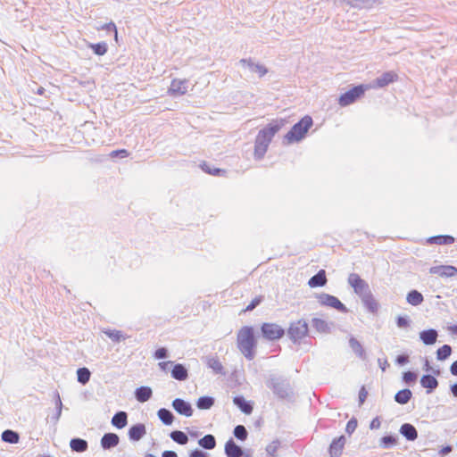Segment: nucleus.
<instances>
[{
  "instance_id": "f257e3e1",
  "label": "nucleus",
  "mask_w": 457,
  "mask_h": 457,
  "mask_svg": "<svg viewBox=\"0 0 457 457\" xmlns=\"http://www.w3.org/2000/svg\"><path fill=\"white\" fill-rule=\"evenodd\" d=\"M280 128V124L273 121L258 132L254 141L253 155L255 160L260 161L264 157L272 138Z\"/></svg>"
},
{
  "instance_id": "f03ea898",
  "label": "nucleus",
  "mask_w": 457,
  "mask_h": 457,
  "mask_svg": "<svg viewBox=\"0 0 457 457\" xmlns=\"http://www.w3.org/2000/svg\"><path fill=\"white\" fill-rule=\"evenodd\" d=\"M237 345L245 359L252 361L254 358L256 340L253 327L244 326L238 330L237 335Z\"/></svg>"
},
{
  "instance_id": "7ed1b4c3",
  "label": "nucleus",
  "mask_w": 457,
  "mask_h": 457,
  "mask_svg": "<svg viewBox=\"0 0 457 457\" xmlns=\"http://www.w3.org/2000/svg\"><path fill=\"white\" fill-rule=\"evenodd\" d=\"M266 386L278 399L287 400L293 395V389L289 380L284 377L271 375L269 377Z\"/></svg>"
},
{
  "instance_id": "20e7f679",
  "label": "nucleus",
  "mask_w": 457,
  "mask_h": 457,
  "mask_svg": "<svg viewBox=\"0 0 457 457\" xmlns=\"http://www.w3.org/2000/svg\"><path fill=\"white\" fill-rule=\"evenodd\" d=\"M312 124L313 120L311 116H303L285 135L284 140L287 141V144H293L301 141L303 138H304L307 131L312 126Z\"/></svg>"
},
{
  "instance_id": "39448f33",
  "label": "nucleus",
  "mask_w": 457,
  "mask_h": 457,
  "mask_svg": "<svg viewBox=\"0 0 457 457\" xmlns=\"http://www.w3.org/2000/svg\"><path fill=\"white\" fill-rule=\"evenodd\" d=\"M309 327L305 320L300 319L292 321L287 330L288 338L296 345H300L302 340L308 336Z\"/></svg>"
},
{
  "instance_id": "423d86ee",
  "label": "nucleus",
  "mask_w": 457,
  "mask_h": 457,
  "mask_svg": "<svg viewBox=\"0 0 457 457\" xmlns=\"http://www.w3.org/2000/svg\"><path fill=\"white\" fill-rule=\"evenodd\" d=\"M368 89L367 85H358L342 94L338 98V104L341 107H345L354 104L358 99L362 97Z\"/></svg>"
},
{
  "instance_id": "0eeeda50",
  "label": "nucleus",
  "mask_w": 457,
  "mask_h": 457,
  "mask_svg": "<svg viewBox=\"0 0 457 457\" xmlns=\"http://www.w3.org/2000/svg\"><path fill=\"white\" fill-rule=\"evenodd\" d=\"M348 285L353 287L354 293L361 298L371 292L366 280L361 278L357 273H350L347 278Z\"/></svg>"
},
{
  "instance_id": "6e6552de",
  "label": "nucleus",
  "mask_w": 457,
  "mask_h": 457,
  "mask_svg": "<svg viewBox=\"0 0 457 457\" xmlns=\"http://www.w3.org/2000/svg\"><path fill=\"white\" fill-rule=\"evenodd\" d=\"M316 298L321 306H328L336 309L342 313L348 312L346 306L337 297L332 295L320 293L316 295Z\"/></svg>"
},
{
  "instance_id": "1a4fd4ad",
  "label": "nucleus",
  "mask_w": 457,
  "mask_h": 457,
  "mask_svg": "<svg viewBox=\"0 0 457 457\" xmlns=\"http://www.w3.org/2000/svg\"><path fill=\"white\" fill-rule=\"evenodd\" d=\"M261 331L263 337L270 341L281 338L286 332L281 326L269 322H265L262 325Z\"/></svg>"
},
{
  "instance_id": "9d476101",
  "label": "nucleus",
  "mask_w": 457,
  "mask_h": 457,
  "mask_svg": "<svg viewBox=\"0 0 457 457\" xmlns=\"http://www.w3.org/2000/svg\"><path fill=\"white\" fill-rule=\"evenodd\" d=\"M171 406L175 410V411L179 415H183L186 417H191L193 415L194 411L190 403L187 402L184 399H174L171 403Z\"/></svg>"
},
{
  "instance_id": "9b49d317",
  "label": "nucleus",
  "mask_w": 457,
  "mask_h": 457,
  "mask_svg": "<svg viewBox=\"0 0 457 457\" xmlns=\"http://www.w3.org/2000/svg\"><path fill=\"white\" fill-rule=\"evenodd\" d=\"M429 273L442 278H453L457 276V268L453 265H436L429 269Z\"/></svg>"
},
{
  "instance_id": "f8f14e48",
  "label": "nucleus",
  "mask_w": 457,
  "mask_h": 457,
  "mask_svg": "<svg viewBox=\"0 0 457 457\" xmlns=\"http://www.w3.org/2000/svg\"><path fill=\"white\" fill-rule=\"evenodd\" d=\"M239 63L243 67L247 68L251 72L257 73L259 78H262L268 73V69L264 65L255 63L252 58H243L239 61Z\"/></svg>"
},
{
  "instance_id": "ddd939ff",
  "label": "nucleus",
  "mask_w": 457,
  "mask_h": 457,
  "mask_svg": "<svg viewBox=\"0 0 457 457\" xmlns=\"http://www.w3.org/2000/svg\"><path fill=\"white\" fill-rule=\"evenodd\" d=\"M345 441V436L333 439L328 449L330 457H340L342 455Z\"/></svg>"
},
{
  "instance_id": "4468645a",
  "label": "nucleus",
  "mask_w": 457,
  "mask_h": 457,
  "mask_svg": "<svg viewBox=\"0 0 457 457\" xmlns=\"http://www.w3.org/2000/svg\"><path fill=\"white\" fill-rule=\"evenodd\" d=\"M120 443V437L115 433H105L100 441L101 447L104 450H110L116 447Z\"/></svg>"
},
{
  "instance_id": "2eb2a0df",
  "label": "nucleus",
  "mask_w": 457,
  "mask_h": 457,
  "mask_svg": "<svg viewBox=\"0 0 457 457\" xmlns=\"http://www.w3.org/2000/svg\"><path fill=\"white\" fill-rule=\"evenodd\" d=\"M398 79V75L394 71H386L374 80L377 87H384Z\"/></svg>"
},
{
  "instance_id": "dca6fc26",
  "label": "nucleus",
  "mask_w": 457,
  "mask_h": 457,
  "mask_svg": "<svg viewBox=\"0 0 457 457\" xmlns=\"http://www.w3.org/2000/svg\"><path fill=\"white\" fill-rule=\"evenodd\" d=\"M382 2L383 0H345V4L357 9H370L382 4Z\"/></svg>"
},
{
  "instance_id": "f3484780",
  "label": "nucleus",
  "mask_w": 457,
  "mask_h": 457,
  "mask_svg": "<svg viewBox=\"0 0 457 457\" xmlns=\"http://www.w3.org/2000/svg\"><path fill=\"white\" fill-rule=\"evenodd\" d=\"M225 454L227 457H243V449L237 445L232 438L227 441L225 444Z\"/></svg>"
},
{
  "instance_id": "a211bd4d",
  "label": "nucleus",
  "mask_w": 457,
  "mask_h": 457,
  "mask_svg": "<svg viewBox=\"0 0 457 457\" xmlns=\"http://www.w3.org/2000/svg\"><path fill=\"white\" fill-rule=\"evenodd\" d=\"M361 303H363L364 307L367 309V311L370 313H377L379 309V304L378 301L375 299L372 292L369 293L368 295L362 296L361 298Z\"/></svg>"
},
{
  "instance_id": "6ab92c4d",
  "label": "nucleus",
  "mask_w": 457,
  "mask_h": 457,
  "mask_svg": "<svg viewBox=\"0 0 457 457\" xmlns=\"http://www.w3.org/2000/svg\"><path fill=\"white\" fill-rule=\"evenodd\" d=\"M399 432L408 441H415L418 438V431L411 423H403L400 427Z\"/></svg>"
},
{
  "instance_id": "aec40b11",
  "label": "nucleus",
  "mask_w": 457,
  "mask_h": 457,
  "mask_svg": "<svg viewBox=\"0 0 457 457\" xmlns=\"http://www.w3.org/2000/svg\"><path fill=\"white\" fill-rule=\"evenodd\" d=\"M146 434L145 426L143 423H137L129 429L128 435L131 441H139Z\"/></svg>"
},
{
  "instance_id": "412c9836",
  "label": "nucleus",
  "mask_w": 457,
  "mask_h": 457,
  "mask_svg": "<svg viewBox=\"0 0 457 457\" xmlns=\"http://www.w3.org/2000/svg\"><path fill=\"white\" fill-rule=\"evenodd\" d=\"M328 282L325 270H320L309 281L308 286L312 288L324 287Z\"/></svg>"
},
{
  "instance_id": "4be33fe9",
  "label": "nucleus",
  "mask_w": 457,
  "mask_h": 457,
  "mask_svg": "<svg viewBox=\"0 0 457 457\" xmlns=\"http://www.w3.org/2000/svg\"><path fill=\"white\" fill-rule=\"evenodd\" d=\"M438 337V332L435 328H429L426 330H422L420 333V338L422 343L426 345H434Z\"/></svg>"
},
{
  "instance_id": "5701e85b",
  "label": "nucleus",
  "mask_w": 457,
  "mask_h": 457,
  "mask_svg": "<svg viewBox=\"0 0 457 457\" xmlns=\"http://www.w3.org/2000/svg\"><path fill=\"white\" fill-rule=\"evenodd\" d=\"M173 368L170 370L172 378L179 381H185L188 378V371L187 368L180 363H173Z\"/></svg>"
},
{
  "instance_id": "b1692460",
  "label": "nucleus",
  "mask_w": 457,
  "mask_h": 457,
  "mask_svg": "<svg viewBox=\"0 0 457 457\" xmlns=\"http://www.w3.org/2000/svg\"><path fill=\"white\" fill-rule=\"evenodd\" d=\"M187 81L186 80H179L173 79L170 83V87L168 90V93L171 96L173 95H185L187 93Z\"/></svg>"
},
{
  "instance_id": "393cba45",
  "label": "nucleus",
  "mask_w": 457,
  "mask_h": 457,
  "mask_svg": "<svg viewBox=\"0 0 457 457\" xmlns=\"http://www.w3.org/2000/svg\"><path fill=\"white\" fill-rule=\"evenodd\" d=\"M420 385L422 387L428 389L427 393L429 394L438 386V381L435 376L426 374L421 377Z\"/></svg>"
},
{
  "instance_id": "a878e982",
  "label": "nucleus",
  "mask_w": 457,
  "mask_h": 457,
  "mask_svg": "<svg viewBox=\"0 0 457 457\" xmlns=\"http://www.w3.org/2000/svg\"><path fill=\"white\" fill-rule=\"evenodd\" d=\"M233 403L237 405L245 414H251L253 411V404L251 402L246 401L244 396L237 395L233 398Z\"/></svg>"
},
{
  "instance_id": "bb28decb",
  "label": "nucleus",
  "mask_w": 457,
  "mask_h": 457,
  "mask_svg": "<svg viewBox=\"0 0 457 457\" xmlns=\"http://www.w3.org/2000/svg\"><path fill=\"white\" fill-rule=\"evenodd\" d=\"M455 241L454 237L453 236L449 235H438V236H433L427 239V242L430 245H451L453 244Z\"/></svg>"
},
{
  "instance_id": "cd10ccee",
  "label": "nucleus",
  "mask_w": 457,
  "mask_h": 457,
  "mask_svg": "<svg viewBox=\"0 0 457 457\" xmlns=\"http://www.w3.org/2000/svg\"><path fill=\"white\" fill-rule=\"evenodd\" d=\"M112 425L119 429L123 428L128 424V414L126 411H120L116 412L111 421Z\"/></svg>"
},
{
  "instance_id": "c85d7f7f",
  "label": "nucleus",
  "mask_w": 457,
  "mask_h": 457,
  "mask_svg": "<svg viewBox=\"0 0 457 457\" xmlns=\"http://www.w3.org/2000/svg\"><path fill=\"white\" fill-rule=\"evenodd\" d=\"M70 447L72 452L85 453L88 449V443L85 439L75 437L70 441Z\"/></svg>"
},
{
  "instance_id": "c756f323",
  "label": "nucleus",
  "mask_w": 457,
  "mask_h": 457,
  "mask_svg": "<svg viewBox=\"0 0 457 457\" xmlns=\"http://www.w3.org/2000/svg\"><path fill=\"white\" fill-rule=\"evenodd\" d=\"M153 395V391L149 386H139L135 391V397L140 403L147 402Z\"/></svg>"
},
{
  "instance_id": "7c9ffc66",
  "label": "nucleus",
  "mask_w": 457,
  "mask_h": 457,
  "mask_svg": "<svg viewBox=\"0 0 457 457\" xmlns=\"http://www.w3.org/2000/svg\"><path fill=\"white\" fill-rule=\"evenodd\" d=\"M207 367L212 369L215 374L226 375V371L221 362L217 357H210L206 361Z\"/></svg>"
},
{
  "instance_id": "2f4dec72",
  "label": "nucleus",
  "mask_w": 457,
  "mask_h": 457,
  "mask_svg": "<svg viewBox=\"0 0 457 457\" xmlns=\"http://www.w3.org/2000/svg\"><path fill=\"white\" fill-rule=\"evenodd\" d=\"M349 346L359 358L362 360L366 358V353L362 345L353 336L349 338Z\"/></svg>"
},
{
  "instance_id": "473e14b6",
  "label": "nucleus",
  "mask_w": 457,
  "mask_h": 457,
  "mask_svg": "<svg viewBox=\"0 0 457 457\" xmlns=\"http://www.w3.org/2000/svg\"><path fill=\"white\" fill-rule=\"evenodd\" d=\"M312 325L313 328L319 333L328 334L331 331L328 323L323 319L313 318L312 320Z\"/></svg>"
},
{
  "instance_id": "72a5a7b5",
  "label": "nucleus",
  "mask_w": 457,
  "mask_h": 457,
  "mask_svg": "<svg viewBox=\"0 0 457 457\" xmlns=\"http://www.w3.org/2000/svg\"><path fill=\"white\" fill-rule=\"evenodd\" d=\"M102 332L107 336L113 343H120L127 338V336L120 330L104 328Z\"/></svg>"
},
{
  "instance_id": "f704fd0d",
  "label": "nucleus",
  "mask_w": 457,
  "mask_h": 457,
  "mask_svg": "<svg viewBox=\"0 0 457 457\" xmlns=\"http://www.w3.org/2000/svg\"><path fill=\"white\" fill-rule=\"evenodd\" d=\"M198 445L205 450H212L216 447V438L213 435L208 434L198 440Z\"/></svg>"
},
{
  "instance_id": "c9c22d12",
  "label": "nucleus",
  "mask_w": 457,
  "mask_h": 457,
  "mask_svg": "<svg viewBox=\"0 0 457 457\" xmlns=\"http://www.w3.org/2000/svg\"><path fill=\"white\" fill-rule=\"evenodd\" d=\"M157 416L160 420L166 426L171 425L174 421L173 413L166 408L159 409L157 411Z\"/></svg>"
},
{
  "instance_id": "e433bc0d",
  "label": "nucleus",
  "mask_w": 457,
  "mask_h": 457,
  "mask_svg": "<svg viewBox=\"0 0 457 457\" xmlns=\"http://www.w3.org/2000/svg\"><path fill=\"white\" fill-rule=\"evenodd\" d=\"M406 301L412 306H418L422 303L424 297L422 294L418 290H411L408 293Z\"/></svg>"
},
{
  "instance_id": "4c0bfd02",
  "label": "nucleus",
  "mask_w": 457,
  "mask_h": 457,
  "mask_svg": "<svg viewBox=\"0 0 457 457\" xmlns=\"http://www.w3.org/2000/svg\"><path fill=\"white\" fill-rule=\"evenodd\" d=\"M412 396V393L410 389L404 388L398 391L395 395V401L400 404L407 403Z\"/></svg>"
},
{
  "instance_id": "58836bf2",
  "label": "nucleus",
  "mask_w": 457,
  "mask_h": 457,
  "mask_svg": "<svg viewBox=\"0 0 457 457\" xmlns=\"http://www.w3.org/2000/svg\"><path fill=\"white\" fill-rule=\"evenodd\" d=\"M1 439L9 444H17L20 440V435L16 431L6 429L1 435Z\"/></svg>"
},
{
  "instance_id": "ea45409f",
  "label": "nucleus",
  "mask_w": 457,
  "mask_h": 457,
  "mask_svg": "<svg viewBox=\"0 0 457 457\" xmlns=\"http://www.w3.org/2000/svg\"><path fill=\"white\" fill-rule=\"evenodd\" d=\"M215 400L212 396H201L196 401V406L200 410H209L214 405Z\"/></svg>"
},
{
  "instance_id": "a19ab883",
  "label": "nucleus",
  "mask_w": 457,
  "mask_h": 457,
  "mask_svg": "<svg viewBox=\"0 0 457 457\" xmlns=\"http://www.w3.org/2000/svg\"><path fill=\"white\" fill-rule=\"evenodd\" d=\"M170 438L179 445H184L187 444L188 437L186 433L180 430H174L170 434Z\"/></svg>"
},
{
  "instance_id": "79ce46f5",
  "label": "nucleus",
  "mask_w": 457,
  "mask_h": 457,
  "mask_svg": "<svg viewBox=\"0 0 457 457\" xmlns=\"http://www.w3.org/2000/svg\"><path fill=\"white\" fill-rule=\"evenodd\" d=\"M90 377H91V372L87 368L83 367V368H79L77 370V379H78V382H79L80 384L86 385L87 383H88Z\"/></svg>"
},
{
  "instance_id": "37998d69",
  "label": "nucleus",
  "mask_w": 457,
  "mask_h": 457,
  "mask_svg": "<svg viewBox=\"0 0 457 457\" xmlns=\"http://www.w3.org/2000/svg\"><path fill=\"white\" fill-rule=\"evenodd\" d=\"M201 169L207 174H211V175H213V176H223L226 174V170H221V169H219V168H214V167H211L210 164H208L207 162H204L201 165H200Z\"/></svg>"
},
{
  "instance_id": "c03bdc74",
  "label": "nucleus",
  "mask_w": 457,
  "mask_h": 457,
  "mask_svg": "<svg viewBox=\"0 0 457 457\" xmlns=\"http://www.w3.org/2000/svg\"><path fill=\"white\" fill-rule=\"evenodd\" d=\"M452 347L449 345H444L436 351V359L438 361L446 360L452 353Z\"/></svg>"
},
{
  "instance_id": "a18cd8bd",
  "label": "nucleus",
  "mask_w": 457,
  "mask_h": 457,
  "mask_svg": "<svg viewBox=\"0 0 457 457\" xmlns=\"http://www.w3.org/2000/svg\"><path fill=\"white\" fill-rule=\"evenodd\" d=\"M397 443V439L395 436L387 435L384 436L380 439V446L383 449H391Z\"/></svg>"
},
{
  "instance_id": "49530a36",
  "label": "nucleus",
  "mask_w": 457,
  "mask_h": 457,
  "mask_svg": "<svg viewBox=\"0 0 457 457\" xmlns=\"http://www.w3.org/2000/svg\"><path fill=\"white\" fill-rule=\"evenodd\" d=\"M89 47L96 55H104L107 53L108 50V45L105 42L89 44Z\"/></svg>"
},
{
  "instance_id": "de8ad7c7",
  "label": "nucleus",
  "mask_w": 457,
  "mask_h": 457,
  "mask_svg": "<svg viewBox=\"0 0 457 457\" xmlns=\"http://www.w3.org/2000/svg\"><path fill=\"white\" fill-rule=\"evenodd\" d=\"M233 435L237 439L245 441L247 439L248 432L245 426L237 425L234 428Z\"/></svg>"
},
{
  "instance_id": "09e8293b",
  "label": "nucleus",
  "mask_w": 457,
  "mask_h": 457,
  "mask_svg": "<svg viewBox=\"0 0 457 457\" xmlns=\"http://www.w3.org/2000/svg\"><path fill=\"white\" fill-rule=\"evenodd\" d=\"M280 446L279 440H273L270 444L266 446V453L270 457H276L277 451Z\"/></svg>"
},
{
  "instance_id": "8fccbe9b",
  "label": "nucleus",
  "mask_w": 457,
  "mask_h": 457,
  "mask_svg": "<svg viewBox=\"0 0 457 457\" xmlns=\"http://www.w3.org/2000/svg\"><path fill=\"white\" fill-rule=\"evenodd\" d=\"M417 374L413 371H406L403 374V380L406 384L414 383L417 379Z\"/></svg>"
},
{
  "instance_id": "3c124183",
  "label": "nucleus",
  "mask_w": 457,
  "mask_h": 457,
  "mask_svg": "<svg viewBox=\"0 0 457 457\" xmlns=\"http://www.w3.org/2000/svg\"><path fill=\"white\" fill-rule=\"evenodd\" d=\"M396 325L398 328H409L411 320L407 316H398L396 318Z\"/></svg>"
},
{
  "instance_id": "603ef678",
  "label": "nucleus",
  "mask_w": 457,
  "mask_h": 457,
  "mask_svg": "<svg viewBox=\"0 0 457 457\" xmlns=\"http://www.w3.org/2000/svg\"><path fill=\"white\" fill-rule=\"evenodd\" d=\"M357 428V420L355 418H352L346 423L345 432L349 435L353 434Z\"/></svg>"
},
{
  "instance_id": "864d4df0",
  "label": "nucleus",
  "mask_w": 457,
  "mask_h": 457,
  "mask_svg": "<svg viewBox=\"0 0 457 457\" xmlns=\"http://www.w3.org/2000/svg\"><path fill=\"white\" fill-rule=\"evenodd\" d=\"M167 356L168 350L165 347L158 348L154 353V357L157 360L165 359Z\"/></svg>"
},
{
  "instance_id": "5fc2aeb1",
  "label": "nucleus",
  "mask_w": 457,
  "mask_h": 457,
  "mask_svg": "<svg viewBox=\"0 0 457 457\" xmlns=\"http://www.w3.org/2000/svg\"><path fill=\"white\" fill-rule=\"evenodd\" d=\"M262 301V296H257L252 300V302L246 306L245 312L253 311L256 306H258Z\"/></svg>"
},
{
  "instance_id": "6e6d98bb",
  "label": "nucleus",
  "mask_w": 457,
  "mask_h": 457,
  "mask_svg": "<svg viewBox=\"0 0 457 457\" xmlns=\"http://www.w3.org/2000/svg\"><path fill=\"white\" fill-rule=\"evenodd\" d=\"M129 152L126 149L115 150L111 153L112 157L125 158L129 156Z\"/></svg>"
},
{
  "instance_id": "4d7b16f0",
  "label": "nucleus",
  "mask_w": 457,
  "mask_h": 457,
  "mask_svg": "<svg viewBox=\"0 0 457 457\" xmlns=\"http://www.w3.org/2000/svg\"><path fill=\"white\" fill-rule=\"evenodd\" d=\"M62 407L55 408V412L50 418L51 422H53L54 424H56L59 421L60 417L62 415Z\"/></svg>"
},
{
  "instance_id": "13d9d810",
  "label": "nucleus",
  "mask_w": 457,
  "mask_h": 457,
  "mask_svg": "<svg viewBox=\"0 0 457 457\" xmlns=\"http://www.w3.org/2000/svg\"><path fill=\"white\" fill-rule=\"evenodd\" d=\"M367 395H368V391L366 390L365 386H361L360 391H359V404H362L366 398H367Z\"/></svg>"
},
{
  "instance_id": "bf43d9fd",
  "label": "nucleus",
  "mask_w": 457,
  "mask_h": 457,
  "mask_svg": "<svg viewBox=\"0 0 457 457\" xmlns=\"http://www.w3.org/2000/svg\"><path fill=\"white\" fill-rule=\"evenodd\" d=\"M173 365L172 361H161L158 363V366L162 371L167 372L170 369V366Z\"/></svg>"
},
{
  "instance_id": "052dcab7",
  "label": "nucleus",
  "mask_w": 457,
  "mask_h": 457,
  "mask_svg": "<svg viewBox=\"0 0 457 457\" xmlns=\"http://www.w3.org/2000/svg\"><path fill=\"white\" fill-rule=\"evenodd\" d=\"M103 29L107 31H112L115 33V38L117 39V28L114 22L111 21L103 26Z\"/></svg>"
},
{
  "instance_id": "680f3d73",
  "label": "nucleus",
  "mask_w": 457,
  "mask_h": 457,
  "mask_svg": "<svg viewBox=\"0 0 457 457\" xmlns=\"http://www.w3.org/2000/svg\"><path fill=\"white\" fill-rule=\"evenodd\" d=\"M424 370H425L426 371H432V372H433V374H434L435 376H439V375H440V370H434V369H432V368H431V366H430V363H429V361H428V359H425V361H424Z\"/></svg>"
},
{
  "instance_id": "e2e57ef3",
  "label": "nucleus",
  "mask_w": 457,
  "mask_h": 457,
  "mask_svg": "<svg viewBox=\"0 0 457 457\" xmlns=\"http://www.w3.org/2000/svg\"><path fill=\"white\" fill-rule=\"evenodd\" d=\"M380 426H381L380 419H379V417H378V416H377V417H375V418L371 420V422H370V429H372V430H373V429H378V428H380Z\"/></svg>"
},
{
  "instance_id": "0e129e2a",
  "label": "nucleus",
  "mask_w": 457,
  "mask_h": 457,
  "mask_svg": "<svg viewBox=\"0 0 457 457\" xmlns=\"http://www.w3.org/2000/svg\"><path fill=\"white\" fill-rule=\"evenodd\" d=\"M396 363L398 365H404L406 364L407 362H409V356L408 355H405V354H401V355H398L396 357V360H395Z\"/></svg>"
},
{
  "instance_id": "69168bd1",
  "label": "nucleus",
  "mask_w": 457,
  "mask_h": 457,
  "mask_svg": "<svg viewBox=\"0 0 457 457\" xmlns=\"http://www.w3.org/2000/svg\"><path fill=\"white\" fill-rule=\"evenodd\" d=\"M188 457H208V453L195 449L189 453Z\"/></svg>"
},
{
  "instance_id": "338daca9",
  "label": "nucleus",
  "mask_w": 457,
  "mask_h": 457,
  "mask_svg": "<svg viewBox=\"0 0 457 457\" xmlns=\"http://www.w3.org/2000/svg\"><path fill=\"white\" fill-rule=\"evenodd\" d=\"M54 400L55 408L62 407V403L61 396H60V394L58 391L54 392Z\"/></svg>"
},
{
  "instance_id": "774afa93",
  "label": "nucleus",
  "mask_w": 457,
  "mask_h": 457,
  "mask_svg": "<svg viewBox=\"0 0 457 457\" xmlns=\"http://www.w3.org/2000/svg\"><path fill=\"white\" fill-rule=\"evenodd\" d=\"M450 372L453 376L457 377V360L452 363L450 366Z\"/></svg>"
}]
</instances>
